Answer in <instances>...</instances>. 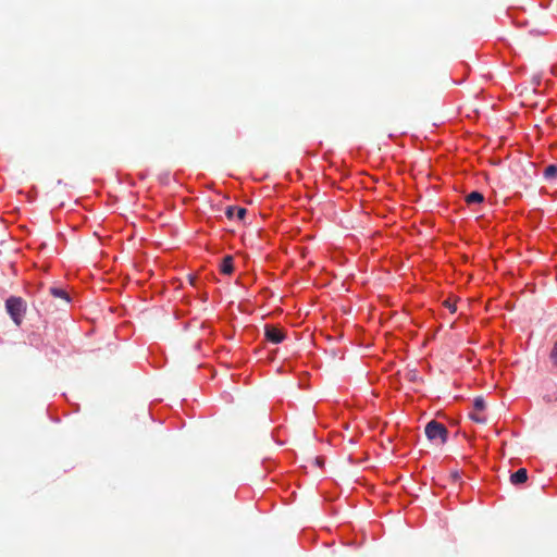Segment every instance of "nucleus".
<instances>
[{"label": "nucleus", "instance_id": "1", "mask_svg": "<svg viewBox=\"0 0 557 557\" xmlns=\"http://www.w3.org/2000/svg\"><path fill=\"white\" fill-rule=\"evenodd\" d=\"M338 536L344 546L358 549L363 546L367 540L364 530H356L352 523L346 522L338 527Z\"/></svg>", "mask_w": 557, "mask_h": 557}, {"label": "nucleus", "instance_id": "2", "mask_svg": "<svg viewBox=\"0 0 557 557\" xmlns=\"http://www.w3.org/2000/svg\"><path fill=\"white\" fill-rule=\"evenodd\" d=\"M338 536L344 546L358 549L363 546L367 540L364 530H356L352 523L346 522L338 527Z\"/></svg>", "mask_w": 557, "mask_h": 557}, {"label": "nucleus", "instance_id": "3", "mask_svg": "<svg viewBox=\"0 0 557 557\" xmlns=\"http://www.w3.org/2000/svg\"><path fill=\"white\" fill-rule=\"evenodd\" d=\"M4 309L15 326H21L27 311V302L22 296L9 295L4 299Z\"/></svg>", "mask_w": 557, "mask_h": 557}, {"label": "nucleus", "instance_id": "4", "mask_svg": "<svg viewBox=\"0 0 557 557\" xmlns=\"http://www.w3.org/2000/svg\"><path fill=\"white\" fill-rule=\"evenodd\" d=\"M424 434L429 442L446 444L449 441V431L447 428L435 419L428 421L424 425Z\"/></svg>", "mask_w": 557, "mask_h": 557}, {"label": "nucleus", "instance_id": "5", "mask_svg": "<svg viewBox=\"0 0 557 557\" xmlns=\"http://www.w3.org/2000/svg\"><path fill=\"white\" fill-rule=\"evenodd\" d=\"M308 473L307 466L301 465L297 469L288 472L281 473L275 476V482L282 490H287L290 485L295 484L298 487L301 485V478L306 476Z\"/></svg>", "mask_w": 557, "mask_h": 557}, {"label": "nucleus", "instance_id": "6", "mask_svg": "<svg viewBox=\"0 0 557 557\" xmlns=\"http://www.w3.org/2000/svg\"><path fill=\"white\" fill-rule=\"evenodd\" d=\"M264 337L270 344L278 345L282 344L287 338V335L278 326L265 325Z\"/></svg>", "mask_w": 557, "mask_h": 557}, {"label": "nucleus", "instance_id": "7", "mask_svg": "<svg viewBox=\"0 0 557 557\" xmlns=\"http://www.w3.org/2000/svg\"><path fill=\"white\" fill-rule=\"evenodd\" d=\"M49 294L54 297L59 298L63 301V306L60 307L61 310H66L71 308L73 304V297L62 287L59 285H52L49 287Z\"/></svg>", "mask_w": 557, "mask_h": 557}, {"label": "nucleus", "instance_id": "8", "mask_svg": "<svg viewBox=\"0 0 557 557\" xmlns=\"http://www.w3.org/2000/svg\"><path fill=\"white\" fill-rule=\"evenodd\" d=\"M218 271L223 276H232L236 271L234 257L224 255L218 262Z\"/></svg>", "mask_w": 557, "mask_h": 557}, {"label": "nucleus", "instance_id": "9", "mask_svg": "<svg viewBox=\"0 0 557 557\" xmlns=\"http://www.w3.org/2000/svg\"><path fill=\"white\" fill-rule=\"evenodd\" d=\"M247 213L246 208L236 205L227 206L224 210V214L230 221L245 222Z\"/></svg>", "mask_w": 557, "mask_h": 557}, {"label": "nucleus", "instance_id": "10", "mask_svg": "<svg viewBox=\"0 0 557 557\" xmlns=\"http://www.w3.org/2000/svg\"><path fill=\"white\" fill-rule=\"evenodd\" d=\"M529 479V472L525 468H519L510 473L509 481L515 487H521Z\"/></svg>", "mask_w": 557, "mask_h": 557}, {"label": "nucleus", "instance_id": "11", "mask_svg": "<svg viewBox=\"0 0 557 557\" xmlns=\"http://www.w3.org/2000/svg\"><path fill=\"white\" fill-rule=\"evenodd\" d=\"M468 206L481 205L485 202V196L480 190H472L465 199Z\"/></svg>", "mask_w": 557, "mask_h": 557}, {"label": "nucleus", "instance_id": "12", "mask_svg": "<svg viewBox=\"0 0 557 557\" xmlns=\"http://www.w3.org/2000/svg\"><path fill=\"white\" fill-rule=\"evenodd\" d=\"M271 437L273 442L278 446H283L287 443L285 432L282 430L280 425L272 430Z\"/></svg>", "mask_w": 557, "mask_h": 557}, {"label": "nucleus", "instance_id": "13", "mask_svg": "<svg viewBox=\"0 0 557 557\" xmlns=\"http://www.w3.org/2000/svg\"><path fill=\"white\" fill-rule=\"evenodd\" d=\"M543 178L549 183L557 180V164L556 163H550L549 165H547L545 168V170L543 171Z\"/></svg>", "mask_w": 557, "mask_h": 557}, {"label": "nucleus", "instance_id": "14", "mask_svg": "<svg viewBox=\"0 0 557 557\" xmlns=\"http://www.w3.org/2000/svg\"><path fill=\"white\" fill-rule=\"evenodd\" d=\"M472 407H473V411H485L486 410V407H487V403L484 398V396L482 395H478L473 398L472 400Z\"/></svg>", "mask_w": 557, "mask_h": 557}, {"label": "nucleus", "instance_id": "15", "mask_svg": "<svg viewBox=\"0 0 557 557\" xmlns=\"http://www.w3.org/2000/svg\"><path fill=\"white\" fill-rule=\"evenodd\" d=\"M468 418L475 422V423H479V424H485L487 419H486V416L484 414L483 411H473V410H470L468 412Z\"/></svg>", "mask_w": 557, "mask_h": 557}, {"label": "nucleus", "instance_id": "16", "mask_svg": "<svg viewBox=\"0 0 557 557\" xmlns=\"http://www.w3.org/2000/svg\"><path fill=\"white\" fill-rule=\"evenodd\" d=\"M236 319H237V317L235 314H233L232 320H236ZM235 333H236V326L234 324V321H232L224 333V337L226 339H233L235 336Z\"/></svg>", "mask_w": 557, "mask_h": 557}, {"label": "nucleus", "instance_id": "17", "mask_svg": "<svg viewBox=\"0 0 557 557\" xmlns=\"http://www.w3.org/2000/svg\"><path fill=\"white\" fill-rule=\"evenodd\" d=\"M158 181L162 186H169L171 182V173L169 171H164L159 174Z\"/></svg>", "mask_w": 557, "mask_h": 557}, {"label": "nucleus", "instance_id": "18", "mask_svg": "<svg viewBox=\"0 0 557 557\" xmlns=\"http://www.w3.org/2000/svg\"><path fill=\"white\" fill-rule=\"evenodd\" d=\"M282 455L288 463H293L296 461V451L293 449H285L282 451Z\"/></svg>", "mask_w": 557, "mask_h": 557}, {"label": "nucleus", "instance_id": "19", "mask_svg": "<svg viewBox=\"0 0 557 557\" xmlns=\"http://www.w3.org/2000/svg\"><path fill=\"white\" fill-rule=\"evenodd\" d=\"M173 180L175 183L180 184L181 186H185V172L183 170L175 171L173 175Z\"/></svg>", "mask_w": 557, "mask_h": 557}, {"label": "nucleus", "instance_id": "20", "mask_svg": "<svg viewBox=\"0 0 557 557\" xmlns=\"http://www.w3.org/2000/svg\"><path fill=\"white\" fill-rule=\"evenodd\" d=\"M549 360L554 367H557V339L555 341V343L550 349Z\"/></svg>", "mask_w": 557, "mask_h": 557}, {"label": "nucleus", "instance_id": "21", "mask_svg": "<svg viewBox=\"0 0 557 557\" xmlns=\"http://www.w3.org/2000/svg\"><path fill=\"white\" fill-rule=\"evenodd\" d=\"M311 465L318 469H321L324 466V458L321 456H315L311 459Z\"/></svg>", "mask_w": 557, "mask_h": 557}, {"label": "nucleus", "instance_id": "22", "mask_svg": "<svg viewBox=\"0 0 557 557\" xmlns=\"http://www.w3.org/2000/svg\"><path fill=\"white\" fill-rule=\"evenodd\" d=\"M449 479L454 483H459L461 481V473L459 470H451L449 473Z\"/></svg>", "mask_w": 557, "mask_h": 557}, {"label": "nucleus", "instance_id": "23", "mask_svg": "<svg viewBox=\"0 0 557 557\" xmlns=\"http://www.w3.org/2000/svg\"><path fill=\"white\" fill-rule=\"evenodd\" d=\"M296 497H297V493L295 491H293L286 497H282V502L286 505H289L296 500Z\"/></svg>", "mask_w": 557, "mask_h": 557}, {"label": "nucleus", "instance_id": "24", "mask_svg": "<svg viewBox=\"0 0 557 557\" xmlns=\"http://www.w3.org/2000/svg\"><path fill=\"white\" fill-rule=\"evenodd\" d=\"M304 537H305V532H302V533L300 534V544H301V546H302V548H304V549H308V548H309V546H311V545H313V544H314V541H315V540H314V536H311V537H310V540H309V544H308V545L305 543Z\"/></svg>", "mask_w": 557, "mask_h": 557}, {"label": "nucleus", "instance_id": "25", "mask_svg": "<svg viewBox=\"0 0 557 557\" xmlns=\"http://www.w3.org/2000/svg\"><path fill=\"white\" fill-rule=\"evenodd\" d=\"M129 176H131L129 174H123L120 172H117V174H116L117 181L120 183L127 182L129 185H135L134 182L128 181Z\"/></svg>", "mask_w": 557, "mask_h": 557}, {"label": "nucleus", "instance_id": "26", "mask_svg": "<svg viewBox=\"0 0 557 557\" xmlns=\"http://www.w3.org/2000/svg\"><path fill=\"white\" fill-rule=\"evenodd\" d=\"M52 405H49L47 407V414H48V418L50 419V421H52L53 423H59L61 421L60 418L55 417L53 413H52Z\"/></svg>", "mask_w": 557, "mask_h": 557}, {"label": "nucleus", "instance_id": "27", "mask_svg": "<svg viewBox=\"0 0 557 557\" xmlns=\"http://www.w3.org/2000/svg\"><path fill=\"white\" fill-rule=\"evenodd\" d=\"M532 84L535 87H540L542 84V73H536L532 76Z\"/></svg>", "mask_w": 557, "mask_h": 557}, {"label": "nucleus", "instance_id": "28", "mask_svg": "<svg viewBox=\"0 0 557 557\" xmlns=\"http://www.w3.org/2000/svg\"><path fill=\"white\" fill-rule=\"evenodd\" d=\"M154 403H156V400H154V401H152V403L150 404V406H149V414H150V418H151V420H152V421H154V422H159V423H161V424H162L164 421H163V420H159V419H157V418H156V416H154V413H153V411H152V406H153V404H154Z\"/></svg>", "mask_w": 557, "mask_h": 557}, {"label": "nucleus", "instance_id": "29", "mask_svg": "<svg viewBox=\"0 0 557 557\" xmlns=\"http://www.w3.org/2000/svg\"><path fill=\"white\" fill-rule=\"evenodd\" d=\"M476 223L480 225V226H484L485 223H487V219L485 216V214H480L476 216L475 219Z\"/></svg>", "mask_w": 557, "mask_h": 557}, {"label": "nucleus", "instance_id": "30", "mask_svg": "<svg viewBox=\"0 0 557 557\" xmlns=\"http://www.w3.org/2000/svg\"><path fill=\"white\" fill-rule=\"evenodd\" d=\"M262 463L265 469H269V467H270L269 465L271 463V466H274L275 461L271 457H267V458H263Z\"/></svg>", "mask_w": 557, "mask_h": 557}, {"label": "nucleus", "instance_id": "31", "mask_svg": "<svg viewBox=\"0 0 557 557\" xmlns=\"http://www.w3.org/2000/svg\"><path fill=\"white\" fill-rule=\"evenodd\" d=\"M148 171H140L136 174L138 181H145L148 177Z\"/></svg>", "mask_w": 557, "mask_h": 557}, {"label": "nucleus", "instance_id": "32", "mask_svg": "<svg viewBox=\"0 0 557 557\" xmlns=\"http://www.w3.org/2000/svg\"><path fill=\"white\" fill-rule=\"evenodd\" d=\"M280 414L281 413L277 410H271V412H270L271 421L276 422L278 420Z\"/></svg>", "mask_w": 557, "mask_h": 557}, {"label": "nucleus", "instance_id": "33", "mask_svg": "<svg viewBox=\"0 0 557 557\" xmlns=\"http://www.w3.org/2000/svg\"><path fill=\"white\" fill-rule=\"evenodd\" d=\"M446 308L448 309V311L450 313H455L457 311V306L455 304H450L449 302V304L446 305Z\"/></svg>", "mask_w": 557, "mask_h": 557}, {"label": "nucleus", "instance_id": "34", "mask_svg": "<svg viewBox=\"0 0 557 557\" xmlns=\"http://www.w3.org/2000/svg\"><path fill=\"white\" fill-rule=\"evenodd\" d=\"M79 408H81V407H79V404H77V403H73V404H71V412H74V413H75V412H78V411H79Z\"/></svg>", "mask_w": 557, "mask_h": 557}, {"label": "nucleus", "instance_id": "35", "mask_svg": "<svg viewBox=\"0 0 557 557\" xmlns=\"http://www.w3.org/2000/svg\"><path fill=\"white\" fill-rule=\"evenodd\" d=\"M550 73H552L554 76H557V63L552 64V66H550Z\"/></svg>", "mask_w": 557, "mask_h": 557}, {"label": "nucleus", "instance_id": "36", "mask_svg": "<svg viewBox=\"0 0 557 557\" xmlns=\"http://www.w3.org/2000/svg\"><path fill=\"white\" fill-rule=\"evenodd\" d=\"M382 536L380 532L372 533V540L376 541Z\"/></svg>", "mask_w": 557, "mask_h": 557}, {"label": "nucleus", "instance_id": "37", "mask_svg": "<svg viewBox=\"0 0 557 557\" xmlns=\"http://www.w3.org/2000/svg\"><path fill=\"white\" fill-rule=\"evenodd\" d=\"M498 39H500V41H502L504 45H509V44H508V41H507V39H506V37L500 36V37H498Z\"/></svg>", "mask_w": 557, "mask_h": 557}, {"label": "nucleus", "instance_id": "38", "mask_svg": "<svg viewBox=\"0 0 557 557\" xmlns=\"http://www.w3.org/2000/svg\"><path fill=\"white\" fill-rule=\"evenodd\" d=\"M185 404H187V400L186 399H182V401H181L182 409L186 411Z\"/></svg>", "mask_w": 557, "mask_h": 557}, {"label": "nucleus", "instance_id": "39", "mask_svg": "<svg viewBox=\"0 0 557 557\" xmlns=\"http://www.w3.org/2000/svg\"><path fill=\"white\" fill-rule=\"evenodd\" d=\"M176 429L181 430L185 426V422L174 425Z\"/></svg>", "mask_w": 557, "mask_h": 557}, {"label": "nucleus", "instance_id": "40", "mask_svg": "<svg viewBox=\"0 0 557 557\" xmlns=\"http://www.w3.org/2000/svg\"><path fill=\"white\" fill-rule=\"evenodd\" d=\"M95 333V330H89L88 332H86V336H92Z\"/></svg>", "mask_w": 557, "mask_h": 557}, {"label": "nucleus", "instance_id": "41", "mask_svg": "<svg viewBox=\"0 0 557 557\" xmlns=\"http://www.w3.org/2000/svg\"><path fill=\"white\" fill-rule=\"evenodd\" d=\"M348 442H349V444H352V445L357 443V442H356V440H355V438H352V437H351V438H349V441H348Z\"/></svg>", "mask_w": 557, "mask_h": 557}, {"label": "nucleus", "instance_id": "42", "mask_svg": "<svg viewBox=\"0 0 557 557\" xmlns=\"http://www.w3.org/2000/svg\"><path fill=\"white\" fill-rule=\"evenodd\" d=\"M235 284H236V285H238V286H242L240 280H239V278H237V280L235 281Z\"/></svg>", "mask_w": 557, "mask_h": 557}, {"label": "nucleus", "instance_id": "43", "mask_svg": "<svg viewBox=\"0 0 557 557\" xmlns=\"http://www.w3.org/2000/svg\"><path fill=\"white\" fill-rule=\"evenodd\" d=\"M61 396L66 398V393H62Z\"/></svg>", "mask_w": 557, "mask_h": 557}]
</instances>
